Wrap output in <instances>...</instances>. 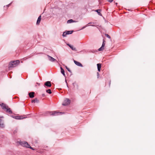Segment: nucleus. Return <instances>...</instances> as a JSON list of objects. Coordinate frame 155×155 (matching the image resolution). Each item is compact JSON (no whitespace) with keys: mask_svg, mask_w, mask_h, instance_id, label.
<instances>
[{"mask_svg":"<svg viewBox=\"0 0 155 155\" xmlns=\"http://www.w3.org/2000/svg\"><path fill=\"white\" fill-rule=\"evenodd\" d=\"M61 72L64 76H65V74L64 73V70L63 69L62 67H61Z\"/></svg>","mask_w":155,"mask_h":155,"instance_id":"16","label":"nucleus"},{"mask_svg":"<svg viewBox=\"0 0 155 155\" xmlns=\"http://www.w3.org/2000/svg\"><path fill=\"white\" fill-rule=\"evenodd\" d=\"M49 113H51V112H49Z\"/></svg>","mask_w":155,"mask_h":155,"instance_id":"38","label":"nucleus"},{"mask_svg":"<svg viewBox=\"0 0 155 155\" xmlns=\"http://www.w3.org/2000/svg\"><path fill=\"white\" fill-rule=\"evenodd\" d=\"M18 143L20 145L24 147H27V146L29 145L28 143L26 141H20Z\"/></svg>","mask_w":155,"mask_h":155,"instance_id":"3","label":"nucleus"},{"mask_svg":"<svg viewBox=\"0 0 155 155\" xmlns=\"http://www.w3.org/2000/svg\"><path fill=\"white\" fill-rule=\"evenodd\" d=\"M51 93V90L49 89V94H50Z\"/></svg>","mask_w":155,"mask_h":155,"instance_id":"31","label":"nucleus"},{"mask_svg":"<svg viewBox=\"0 0 155 155\" xmlns=\"http://www.w3.org/2000/svg\"><path fill=\"white\" fill-rule=\"evenodd\" d=\"M51 83L49 81V87H51Z\"/></svg>","mask_w":155,"mask_h":155,"instance_id":"28","label":"nucleus"},{"mask_svg":"<svg viewBox=\"0 0 155 155\" xmlns=\"http://www.w3.org/2000/svg\"><path fill=\"white\" fill-rule=\"evenodd\" d=\"M91 26H95V25H91Z\"/></svg>","mask_w":155,"mask_h":155,"instance_id":"36","label":"nucleus"},{"mask_svg":"<svg viewBox=\"0 0 155 155\" xmlns=\"http://www.w3.org/2000/svg\"><path fill=\"white\" fill-rule=\"evenodd\" d=\"M27 148H29L32 150H34V149H33V148H32V147H31L29 144V145L27 146Z\"/></svg>","mask_w":155,"mask_h":155,"instance_id":"22","label":"nucleus"},{"mask_svg":"<svg viewBox=\"0 0 155 155\" xmlns=\"http://www.w3.org/2000/svg\"><path fill=\"white\" fill-rule=\"evenodd\" d=\"M0 127L2 128H3L4 127L3 121L1 119H0Z\"/></svg>","mask_w":155,"mask_h":155,"instance_id":"9","label":"nucleus"},{"mask_svg":"<svg viewBox=\"0 0 155 155\" xmlns=\"http://www.w3.org/2000/svg\"><path fill=\"white\" fill-rule=\"evenodd\" d=\"M45 85L47 87H48V81L46 82L45 84Z\"/></svg>","mask_w":155,"mask_h":155,"instance_id":"23","label":"nucleus"},{"mask_svg":"<svg viewBox=\"0 0 155 155\" xmlns=\"http://www.w3.org/2000/svg\"><path fill=\"white\" fill-rule=\"evenodd\" d=\"M97 78H98L99 76V74L98 72H97Z\"/></svg>","mask_w":155,"mask_h":155,"instance_id":"32","label":"nucleus"},{"mask_svg":"<svg viewBox=\"0 0 155 155\" xmlns=\"http://www.w3.org/2000/svg\"><path fill=\"white\" fill-rule=\"evenodd\" d=\"M15 119H22L24 118H25L24 117H23V116H21V117H18V116H15Z\"/></svg>","mask_w":155,"mask_h":155,"instance_id":"14","label":"nucleus"},{"mask_svg":"<svg viewBox=\"0 0 155 155\" xmlns=\"http://www.w3.org/2000/svg\"><path fill=\"white\" fill-rule=\"evenodd\" d=\"M104 45L102 44V46L100 48L98 49V50L99 51H103L104 49Z\"/></svg>","mask_w":155,"mask_h":155,"instance_id":"12","label":"nucleus"},{"mask_svg":"<svg viewBox=\"0 0 155 155\" xmlns=\"http://www.w3.org/2000/svg\"><path fill=\"white\" fill-rule=\"evenodd\" d=\"M74 63L77 66H80V67H82L83 66L81 64L80 62H78L74 60Z\"/></svg>","mask_w":155,"mask_h":155,"instance_id":"5","label":"nucleus"},{"mask_svg":"<svg viewBox=\"0 0 155 155\" xmlns=\"http://www.w3.org/2000/svg\"><path fill=\"white\" fill-rule=\"evenodd\" d=\"M41 18V15L39 16L38 19V20L37 21L36 24L37 25H39L40 22Z\"/></svg>","mask_w":155,"mask_h":155,"instance_id":"7","label":"nucleus"},{"mask_svg":"<svg viewBox=\"0 0 155 155\" xmlns=\"http://www.w3.org/2000/svg\"><path fill=\"white\" fill-rule=\"evenodd\" d=\"M2 108L3 109H6L7 107H8V106H6V105L3 103L0 104Z\"/></svg>","mask_w":155,"mask_h":155,"instance_id":"6","label":"nucleus"},{"mask_svg":"<svg viewBox=\"0 0 155 155\" xmlns=\"http://www.w3.org/2000/svg\"><path fill=\"white\" fill-rule=\"evenodd\" d=\"M46 91L47 93H48V89Z\"/></svg>","mask_w":155,"mask_h":155,"instance_id":"34","label":"nucleus"},{"mask_svg":"<svg viewBox=\"0 0 155 155\" xmlns=\"http://www.w3.org/2000/svg\"><path fill=\"white\" fill-rule=\"evenodd\" d=\"M67 35L68 34H67L66 31L64 32L62 34V36L63 37H66Z\"/></svg>","mask_w":155,"mask_h":155,"instance_id":"21","label":"nucleus"},{"mask_svg":"<svg viewBox=\"0 0 155 155\" xmlns=\"http://www.w3.org/2000/svg\"><path fill=\"white\" fill-rule=\"evenodd\" d=\"M89 26V25H88V24L86 26H84L82 28V29H84V28H85L86 27H87V26Z\"/></svg>","mask_w":155,"mask_h":155,"instance_id":"26","label":"nucleus"},{"mask_svg":"<svg viewBox=\"0 0 155 155\" xmlns=\"http://www.w3.org/2000/svg\"><path fill=\"white\" fill-rule=\"evenodd\" d=\"M94 24V23L93 22H91L88 23L87 24H88V25L89 24Z\"/></svg>","mask_w":155,"mask_h":155,"instance_id":"27","label":"nucleus"},{"mask_svg":"<svg viewBox=\"0 0 155 155\" xmlns=\"http://www.w3.org/2000/svg\"><path fill=\"white\" fill-rule=\"evenodd\" d=\"M61 112H56V111H54V112L52 114H52V115H59V114H61Z\"/></svg>","mask_w":155,"mask_h":155,"instance_id":"11","label":"nucleus"},{"mask_svg":"<svg viewBox=\"0 0 155 155\" xmlns=\"http://www.w3.org/2000/svg\"><path fill=\"white\" fill-rule=\"evenodd\" d=\"M68 46L70 47V46H71V45H70L69 44H67Z\"/></svg>","mask_w":155,"mask_h":155,"instance_id":"33","label":"nucleus"},{"mask_svg":"<svg viewBox=\"0 0 155 155\" xmlns=\"http://www.w3.org/2000/svg\"><path fill=\"white\" fill-rule=\"evenodd\" d=\"M76 22V21H74L72 19H71L68 20L67 21V23H72L73 22Z\"/></svg>","mask_w":155,"mask_h":155,"instance_id":"15","label":"nucleus"},{"mask_svg":"<svg viewBox=\"0 0 155 155\" xmlns=\"http://www.w3.org/2000/svg\"><path fill=\"white\" fill-rule=\"evenodd\" d=\"M49 61L52 62L58 63V61L55 59L50 56H49Z\"/></svg>","mask_w":155,"mask_h":155,"instance_id":"4","label":"nucleus"},{"mask_svg":"<svg viewBox=\"0 0 155 155\" xmlns=\"http://www.w3.org/2000/svg\"><path fill=\"white\" fill-rule=\"evenodd\" d=\"M97 69L98 71L100 72L101 71V64H97Z\"/></svg>","mask_w":155,"mask_h":155,"instance_id":"10","label":"nucleus"},{"mask_svg":"<svg viewBox=\"0 0 155 155\" xmlns=\"http://www.w3.org/2000/svg\"><path fill=\"white\" fill-rule=\"evenodd\" d=\"M105 41L104 40H103V42L102 44L104 45H105Z\"/></svg>","mask_w":155,"mask_h":155,"instance_id":"29","label":"nucleus"},{"mask_svg":"<svg viewBox=\"0 0 155 155\" xmlns=\"http://www.w3.org/2000/svg\"><path fill=\"white\" fill-rule=\"evenodd\" d=\"M6 109V111L8 112L9 114L12 113V111L10 110V109L8 107H7Z\"/></svg>","mask_w":155,"mask_h":155,"instance_id":"13","label":"nucleus"},{"mask_svg":"<svg viewBox=\"0 0 155 155\" xmlns=\"http://www.w3.org/2000/svg\"><path fill=\"white\" fill-rule=\"evenodd\" d=\"M39 102V101L37 98H35L34 100H33L31 101L32 103H38Z\"/></svg>","mask_w":155,"mask_h":155,"instance_id":"17","label":"nucleus"},{"mask_svg":"<svg viewBox=\"0 0 155 155\" xmlns=\"http://www.w3.org/2000/svg\"><path fill=\"white\" fill-rule=\"evenodd\" d=\"M105 35L108 38H110V37L107 34H105Z\"/></svg>","mask_w":155,"mask_h":155,"instance_id":"24","label":"nucleus"},{"mask_svg":"<svg viewBox=\"0 0 155 155\" xmlns=\"http://www.w3.org/2000/svg\"><path fill=\"white\" fill-rule=\"evenodd\" d=\"M109 2H111L113 0H107Z\"/></svg>","mask_w":155,"mask_h":155,"instance_id":"30","label":"nucleus"},{"mask_svg":"<svg viewBox=\"0 0 155 155\" xmlns=\"http://www.w3.org/2000/svg\"><path fill=\"white\" fill-rule=\"evenodd\" d=\"M10 5V4H8V5H7L6 6H7V7H8L9 6V5Z\"/></svg>","mask_w":155,"mask_h":155,"instance_id":"35","label":"nucleus"},{"mask_svg":"<svg viewBox=\"0 0 155 155\" xmlns=\"http://www.w3.org/2000/svg\"><path fill=\"white\" fill-rule=\"evenodd\" d=\"M73 31H66L67 33V34L68 35L70 34H71L72 32H73Z\"/></svg>","mask_w":155,"mask_h":155,"instance_id":"19","label":"nucleus"},{"mask_svg":"<svg viewBox=\"0 0 155 155\" xmlns=\"http://www.w3.org/2000/svg\"><path fill=\"white\" fill-rule=\"evenodd\" d=\"M42 95H43V96H45V95H44V94H42Z\"/></svg>","mask_w":155,"mask_h":155,"instance_id":"37","label":"nucleus"},{"mask_svg":"<svg viewBox=\"0 0 155 155\" xmlns=\"http://www.w3.org/2000/svg\"><path fill=\"white\" fill-rule=\"evenodd\" d=\"M65 67H66V68L68 70V71L70 72H71V71L70 70V69L68 68L67 66H66Z\"/></svg>","mask_w":155,"mask_h":155,"instance_id":"25","label":"nucleus"},{"mask_svg":"<svg viewBox=\"0 0 155 155\" xmlns=\"http://www.w3.org/2000/svg\"><path fill=\"white\" fill-rule=\"evenodd\" d=\"M101 11V9H97L95 10V12H97L99 15L102 16V14L100 12Z\"/></svg>","mask_w":155,"mask_h":155,"instance_id":"18","label":"nucleus"},{"mask_svg":"<svg viewBox=\"0 0 155 155\" xmlns=\"http://www.w3.org/2000/svg\"><path fill=\"white\" fill-rule=\"evenodd\" d=\"M20 63L19 60H17L11 61L9 64V68H13L16 66Z\"/></svg>","mask_w":155,"mask_h":155,"instance_id":"1","label":"nucleus"},{"mask_svg":"<svg viewBox=\"0 0 155 155\" xmlns=\"http://www.w3.org/2000/svg\"><path fill=\"white\" fill-rule=\"evenodd\" d=\"M70 48L72 49V50L73 51H76V48H75L73 46L71 45V46H70Z\"/></svg>","mask_w":155,"mask_h":155,"instance_id":"20","label":"nucleus"},{"mask_svg":"<svg viewBox=\"0 0 155 155\" xmlns=\"http://www.w3.org/2000/svg\"><path fill=\"white\" fill-rule=\"evenodd\" d=\"M34 92H31L29 93L28 95L30 98H33L34 97Z\"/></svg>","mask_w":155,"mask_h":155,"instance_id":"8","label":"nucleus"},{"mask_svg":"<svg viewBox=\"0 0 155 155\" xmlns=\"http://www.w3.org/2000/svg\"><path fill=\"white\" fill-rule=\"evenodd\" d=\"M71 102V101L69 99L66 98H65L62 104V105L63 106H67Z\"/></svg>","mask_w":155,"mask_h":155,"instance_id":"2","label":"nucleus"}]
</instances>
